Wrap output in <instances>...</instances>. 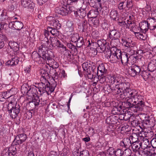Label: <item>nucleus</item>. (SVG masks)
<instances>
[{
    "mask_svg": "<svg viewBox=\"0 0 156 156\" xmlns=\"http://www.w3.org/2000/svg\"><path fill=\"white\" fill-rule=\"evenodd\" d=\"M36 87H31L29 89V91L28 93V98L31 99H37V97H39L38 93Z\"/></svg>",
    "mask_w": 156,
    "mask_h": 156,
    "instance_id": "21",
    "label": "nucleus"
},
{
    "mask_svg": "<svg viewBox=\"0 0 156 156\" xmlns=\"http://www.w3.org/2000/svg\"><path fill=\"white\" fill-rule=\"evenodd\" d=\"M38 53L34 51L32 54V59L38 64L43 63L46 61L52 60L53 54L51 50L44 51V49L38 50Z\"/></svg>",
    "mask_w": 156,
    "mask_h": 156,
    "instance_id": "2",
    "label": "nucleus"
},
{
    "mask_svg": "<svg viewBox=\"0 0 156 156\" xmlns=\"http://www.w3.org/2000/svg\"><path fill=\"white\" fill-rule=\"evenodd\" d=\"M22 6L24 8L33 9L35 4L31 0H21Z\"/></svg>",
    "mask_w": 156,
    "mask_h": 156,
    "instance_id": "20",
    "label": "nucleus"
},
{
    "mask_svg": "<svg viewBox=\"0 0 156 156\" xmlns=\"http://www.w3.org/2000/svg\"><path fill=\"white\" fill-rule=\"evenodd\" d=\"M130 83L128 82L124 81L118 86L117 94L124 96L128 98H132L137 94V91L135 89H131L130 88Z\"/></svg>",
    "mask_w": 156,
    "mask_h": 156,
    "instance_id": "3",
    "label": "nucleus"
},
{
    "mask_svg": "<svg viewBox=\"0 0 156 156\" xmlns=\"http://www.w3.org/2000/svg\"><path fill=\"white\" fill-rule=\"evenodd\" d=\"M52 19L50 22L49 24L51 27L55 29H59L61 27V25L58 20L52 18Z\"/></svg>",
    "mask_w": 156,
    "mask_h": 156,
    "instance_id": "36",
    "label": "nucleus"
},
{
    "mask_svg": "<svg viewBox=\"0 0 156 156\" xmlns=\"http://www.w3.org/2000/svg\"><path fill=\"white\" fill-rule=\"evenodd\" d=\"M117 21L118 23V24L121 26H122L126 27V28H128V26L127 25L126 21H124L122 20V21H120V19H117Z\"/></svg>",
    "mask_w": 156,
    "mask_h": 156,
    "instance_id": "64",
    "label": "nucleus"
},
{
    "mask_svg": "<svg viewBox=\"0 0 156 156\" xmlns=\"http://www.w3.org/2000/svg\"><path fill=\"white\" fill-rule=\"evenodd\" d=\"M110 15L111 18L113 20L115 21L116 20V18L118 16V11L115 10H112L110 12Z\"/></svg>",
    "mask_w": 156,
    "mask_h": 156,
    "instance_id": "46",
    "label": "nucleus"
},
{
    "mask_svg": "<svg viewBox=\"0 0 156 156\" xmlns=\"http://www.w3.org/2000/svg\"><path fill=\"white\" fill-rule=\"evenodd\" d=\"M88 2L91 7L101 9V0H88Z\"/></svg>",
    "mask_w": 156,
    "mask_h": 156,
    "instance_id": "24",
    "label": "nucleus"
},
{
    "mask_svg": "<svg viewBox=\"0 0 156 156\" xmlns=\"http://www.w3.org/2000/svg\"><path fill=\"white\" fill-rule=\"evenodd\" d=\"M1 37L2 38L0 39V48H2L4 46V41L6 40L7 39L6 36L2 34L1 35Z\"/></svg>",
    "mask_w": 156,
    "mask_h": 156,
    "instance_id": "56",
    "label": "nucleus"
},
{
    "mask_svg": "<svg viewBox=\"0 0 156 156\" xmlns=\"http://www.w3.org/2000/svg\"><path fill=\"white\" fill-rule=\"evenodd\" d=\"M139 76H141L145 81H147L150 76V73L146 70H141Z\"/></svg>",
    "mask_w": 156,
    "mask_h": 156,
    "instance_id": "39",
    "label": "nucleus"
},
{
    "mask_svg": "<svg viewBox=\"0 0 156 156\" xmlns=\"http://www.w3.org/2000/svg\"><path fill=\"white\" fill-rule=\"evenodd\" d=\"M87 47H90V49L95 51L98 48V41L95 42L91 39H89L86 42Z\"/></svg>",
    "mask_w": 156,
    "mask_h": 156,
    "instance_id": "28",
    "label": "nucleus"
},
{
    "mask_svg": "<svg viewBox=\"0 0 156 156\" xmlns=\"http://www.w3.org/2000/svg\"><path fill=\"white\" fill-rule=\"evenodd\" d=\"M147 19L150 30H155L156 28V20L151 17H148Z\"/></svg>",
    "mask_w": 156,
    "mask_h": 156,
    "instance_id": "31",
    "label": "nucleus"
},
{
    "mask_svg": "<svg viewBox=\"0 0 156 156\" xmlns=\"http://www.w3.org/2000/svg\"><path fill=\"white\" fill-rule=\"evenodd\" d=\"M8 151L10 154V156H14L16 153V149L14 146H11L8 148Z\"/></svg>",
    "mask_w": 156,
    "mask_h": 156,
    "instance_id": "48",
    "label": "nucleus"
},
{
    "mask_svg": "<svg viewBox=\"0 0 156 156\" xmlns=\"http://www.w3.org/2000/svg\"><path fill=\"white\" fill-rule=\"evenodd\" d=\"M134 52H132V54L131 55H130V57H131V58L130 59V62H129V64H131L132 65H134V63H135L137 60L139 58H138V57L137 56H132V54H133Z\"/></svg>",
    "mask_w": 156,
    "mask_h": 156,
    "instance_id": "57",
    "label": "nucleus"
},
{
    "mask_svg": "<svg viewBox=\"0 0 156 156\" xmlns=\"http://www.w3.org/2000/svg\"><path fill=\"white\" fill-rule=\"evenodd\" d=\"M122 112L124 113L125 121L129 120L130 121L131 118L133 117L131 114V112L126 109L123 110Z\"/></svg>",
    "mask_w": 156,
    "mask_h": 156,
    "instance_id": "40",
    "label": "nucleus"
},
{
    "mask_svg": "<svg viewBox=\"0 0 156 156\" xmlns=\"http://www.w3.org/2000/svg\"><path fill=\"white\" fill-rule=\"evenodd\" d=\"M141 144L140 141H136V142L132 143L131 145V148L133 152H138L140 154V152L139 151L140 148H141Z\"/></svg>",
    "mask_w": 156,
    "mask_h": 156,
    "instance_id": "30",
    "label": "nucleus"
},
{
    "mask_svg": "<svg viewBox=\"0 0 156 156\" xmlns=\"http://www.w3.org/2000/svg\"><path fill=\"white\" fill-rule=\"evenodd\" d=\"M46 83L45 84L41 82L35 86L36 88H38L39 91L41 93L40 94L46 92L47 95H48L54 91L57 85V81H51V83H49L48 81V83Z\"/></svg>",
    "mask_w": 156,
    "mask_h": 156,
    "instance_id": "4",
    "label": "nucleus"
},
{
    "mask_svg": "<svg viewBox=\"0 0 156 156\" xmlns=\"http://www.w3.org/2000/svg\"><path fill=\"white\" fill-rule=\"evenodd\" d=\"M132 143L129 138H124L119 143V145L123 148H127L131 146Z\"/></svg>",
    "mask_w": 156,
    "mask_h": 156,
    "instance_id": "23",
    "label": "nucleus"
},
{
    "mask_svg": "<svg viewBox=\"0 0 156 156\" xmlns=\"http://www.w3.org/2000/svg\"><path fill=\"white\" fill-rule=\"evenodd\" d=\"M153 62H151L149 63L148 65L147 69L149 71L151 72L154 71L156 69V65Z\"/></svg>",
    "mask_w": 156,
    "mask_h": 156,
    "instance_id": "52",
    "label": "nucleus"
},
{
    "mask_svg": "<svg viewBox=\"0 0 156 156\" xmlns=\"http://www.w3.org/2000/svg\"><path fill=\"white\" fill-rule=\"evenodd\" d=\"M57 29H55L54 28L51 27H48V30L49 32L53 35L57 36L58 34V31Z\"/></svg>",
    "mask_w": 156,
    "mask_h": 156,
    "instance_id": "47",
    "label": "nucleus"
},
{
    "mask_svg": "<svg viewBox=\"0 0 156 156\" xmlns=\"http://www.w3.org/2000/svg\"><path fill=\"white\" fill-rule=\"evenodd\" d=\"M129 74L131 76L134 77L136 75H139L141 70V67L136 65H132L130 67Z\"/></svg>",
    "mask_w": 156,
    "mask_h": 156,
    "instance_id": "15",
    "label": "nucleus"
},
{
    "mask_svg": "<svg viewBox=\"0 0 156 156\" xmlns=\"http://www.w3.org/2000/svg\"><path fill=\"white\" fill-rule=\"evenodd\" d=\"M9 75L12 76L11 79L13 81H16L18 80L19 77V74L16 71L12 70L11 72L9 74Z\"/></svg>",
    "mask_w": 156,
    "mask_h": 156,
    "instance_id": "44",
    "label": "nucleus"
},
{
    "mask_svg": "<svg viewBox=\"0 0 156 156\" xmlns=\"http://www.w3.org/2000/svg\"><path fill=\"white\" fill-rule=\"evenodd\" d=\"M142 117L140 118L141 121L140 122L137 120H131L129 123L130 125L134 127L139 126L142 129L147 127H153L155 125V121L153 118H150V116L147 114L141 115Z\"/></svg>",
    "mask_w": 156,
    "mask_h": 156,
    "instance_id": "1",
    "label": "nucleus"
},
{
    "mask_svg": "<svg viewBox=\"0 0 156 156\" xmlns=\"http://www.w3.org/2000/svg\"><path fill=\"white\" fill-rule=\"evenodd\" d=\"M23 142L17 136H16L12 142V144L15 145H18L22 144Z\"/></svg>",
    "mask_w": 156,
    "mask_h": 156,
    "instance_id": "55",
    "label": "nucleus"
},
{
    "mask_svg": "<svg viewBox=\"0 0 156 156\" xmlns=\"http://www.w3.org/2000/svg\"><path fill=\"white\" fill-rule=\"evenodd\" d=\"M131 102L133 104H135L134 108L136 109H134L135 112L142 111L145 106L144 102L143 101L141 96L138 95L137 94L132 97Z\"/></svg>",
    "mask_w": 156,
    "mask_h": 156,
    "instance_id": "6",
    "label": "nucleus"
},
{
    "mask_svg": "<svg viewBox=\"0 0 156 156\" xmlns=\"http://www.w3.org/2000/svg\"><path fill=\"white\" fill-rule=\"evenodd\" d=\"M124 3L125 2H120L118 5V8L120 10L127 11V9H126V6L124 5Z\"/></svg>",
    "mask_w": 156,
    "mask_h": 156,
    "instance_id": "61",
    "label": "nucleus"
},
{
    "mask_svg": "<svg viewBox=\"0 0 156 156\" xmlns=\"http://www.w3.org/2000/svg\"><path fill=\"white\" fill-rule=\"evenodd\" d=\"M113 50L115 51L114 53H113L114 55L117 57L118 60H120L121 56H122V52H121L120 50L117 49L116 48L114 49Z\"/></svg>",
    "mask_w": 156,
    "mask_h": 156,
    "instance_id": "50",
    "label": "nucleus"
},
{
    "mask_svg": "<svg viewBox=\"0 0 156 156\" xmlns=\"http://www.w3.org/2000/svg\"><path fill=\"white\" fill-rule=\"evenodd\" d=\"M80 37L78 34H74L71 36V41L73 42L76 43V41Z\"/></svg>",
    "mask_w": 156,
    "mask_h": 156,
    "instance_id": "60",
    "label": "nucleus"
},
{
    "mask_svg": "<svg viewBox=\"0 0 156 156\" xmlns=\"http://www.w3.org/2000/svg\"><path fill=\"white\" fill-rule=\"evenodd\" d=\"M129 138L132 143H135L136 141H140V139L141 138V136H140L139 133H133L132 135H131Z\"/></svg>",
    "mask_w": 156,
    "mask_h": 156,
    "instance_id": "32",
    "label": "nucleus"
},
{
    "mask_svg": "<svg viewBox=\"0 0 156 156\" xmlns=\"http://www.w3.org/2000/svg\"><path fill=\"white\" fill-rule=\"evenodd\" d=\"M40 73L41 76V80L43 81H47L48 76L49 75L52 76V78L54 77V82L56 81L55 80H57L58 78V73L53 67L51 68L50 67H47L45 69H42Z\"/></svg>",
    "mask_w": 156,
    "mask_h": 156,
    "instance_id": "5",
    "label": "nucleus"
},
{
    "mask_svg": "<svg viewBox=\"0 0 156 156\" xmlns=\"http://www.w3.org/2000/svg\"><path fill=\"white\" fill-rule=\"evenodd\" d=\"M101 9V8H95V9H91L87 13V17L88 18H96L99 14V12L100 11Z\"/></svg>",
    "mask_w": 156,
    "mask_h": 156,
    "instance_id": "22",
    "label": "nucleus"
},
{
    "mask_svg": "<svg viewBox=\"0 0 156 156\" xmlns=\"http://www.w3.org/2000/svg\"><path fill=\"white\" fill-rule=\"evenodd\" d=\"M34 112L33 113L32 111L31 110H29L27 111L25 114V116L26 117V118L29 119L31 118L33 116V114H34Z\"/></svg>",
    "mask_w": 156,
    "mask_h": 156,
    "instance_id": "62",
    "label": "nucleus"
},
{
    "mask_svg": "<svg viewBox=\"0 0 156 156\" xmlns=\"http://www.w3.org/2000/svg\"><path fill=\"white\" fill-rule=\"evenodd\" d=\"M98 49H99L101 51L100 52L102 51L105 52V51L107 52L108 50H110V47L109 45V43L106 42L105 40H98Z\"/></svg>",
    "mask_w": 156,
    "mask_h": 156,
    "instance_id": "12",
    "label": "nucleus"
},
{
    "mask_svg": "<svg viewBox=\"0 0 156 156\" xmlns=\"http://www.w3.org/2000/svg\"><path fill=\"white\" fill-rule=\"evenodd\" d=\"M73 0H61L60 2L62 5L64 6H70L72 3H74Z\"/></svg>",
    "mask_w": 156,
    "mask_h": 156,
    "instance_id": "51",
    "label": "nucleus"
},
{
    "mask_svg": "<svg viewBox=\"0 0 156 156\" xmlns=\"http://www.w3.org/2000/svg\"><path fill=\"white\" fill-rule=\"evenodd\" d=\"M8 45L14 52H16L19 50L20 45L14 41H9L8 43Z\"/></svg>",
    "mask_w": 156,
    "mask_h": 156,
    "instance_id": "35",
    "label": "nucleus"
},
{
    "mask_svg": "<svg viewBox=\"0 0 156 156\" xmlns=\"http://www.w3.org/2000/svg\"><path fill=\"white\" fill-rule=\"evenodd\" d=\"M19 58L18 57H14L7 61L6 63V65L11 66L16 65L19 61Z\"/></svg>",
    "mask_w": 156,
    "mask_h": 156,
    "instance_id": "37",
    "label": "nucleus"
},
{
    "mask_svg": "<svg viewBox=\"0 0 156 156\" xmlns=\"http://www.w3.org/2000/svg\"><path fill=\"white\" fill-rule=\"evenodd\" d=\"M12 105V104H9L8 107V111L10 117L13 119H15L19 115L20 113V109L19 105H16L14 106H12L9 109V107Z\"/></svg>",
    "mask_w": 156,
    "mask_h": 156,
    "instance_id": "8",
    "label": "nucleus"
},
{
    "mask_svg": "<svg viewBox=\"0 0 156 156\" xmlns=\"http://www.w3.org/2000/svg\"><path fill=\"white\" fill-rule=\"evenodd\" d=\"M140 29L143 33H145L149 29V24L147 20H144L139 23Z\"/></svg>",
    "mask_w": 156,
    "mask_h": 156,
    "instance_id": "29",
    "label": "nucleus"
},
{
    "mask_svg": "<svg viewBox=\"0 0 156 156\" xmlns=\"http://www.w3.org/2000/svg\"><path fill=\"white\" fill-rule=\"evenodd\" d=\"M124 151L122 149L117 148L115 150L114 154L115 156H122L124 154Z\"/></svg>",
    "mask_w": 156,
    "mask_h": 156,
    "instance_id": "59",
    "label": "nucleus"
},
{
    "mask_svg": "<svg viewBox=\"0 0 156 156\" xmlns=\"http://www.w3.org/2000/svg\"><path fill=\"white\" fill-rule=\"evenodd\" d=\"M9 17L3 11H0V20L4 21L8 20Z\"/></svg>",
    "mask_w": 156,
    "mask_h": 156,
    "instance_id": "53",
    "label": "nucleus"
},
{
    "mask_svg": "<svg viewBox=\"0 0 156 156\" xmlns=\"http://www.w3.org/2000/svg\"><path fill=\"white\" fill-rule=\"evenodd\" d=\"M97 72L99 73V71L101 73V74H104V73H106L107 69H105L104 65L101 63L100 64L97 69Z\"/></svg>",
    "mask_w": 156,
    "mask_h": 156,
    "instance_id": "45",
    "label": "nucleus"
},
{
    "mask_svg": "<svg viewBox=\"0 0 156 156\" xmlns=\"http://www.w3.org/2000/svg\"><path fill=\"white\" fill-rule=\"evenodd\" d=\"M121 41H122V43L123 44L125 47L129 48L128 50L134 52V50H132V48H132L135 46V44L134 42H133L129 38H122Z\"/></svg>",
    "mask_w": 156,
    "mask_h": 156,
    "instance_id": "18",
    "label": "nucleus"
},
{
    "mask_svg": "<svg viewBox=\"0 0 156 156\" xmlns=\"http://www.w3.org/2000/svg\"><path fill=\"white\" fill-rule=\"evenodd\" d=\"M36 98L37 99H36V98L35 99H31L32 101L29 102L28 105L30 109L29 110L32 111L33 113H34V111L33 109L35 108L36 106H37L38 105V100L37 97Z\"/></svg>",
    "mask_w": 156,
    "mask_h": 156,
    "instance_id": "34",
    "label": "nucleus"
},
{
    "mask_svg": "<svg viewBox=\"0 0 156 156\" xmlns=\"http://www.w3.org/2000/svg\"><path fill=\"white\" fill-rule=\"evenodd\" d=\"M118 121V117L113 115L108 117L105 120L106 122L108 124L114 125L117 123Z\"/></svg>",
    "mask_w": 156,
    "mask_h": 156,
    "instance_id": "27",
    "label": "nucleus"
},
{
    "mask_svg": "<svg viewBox=\"0 0 156 156\" xmlns=\"http://www.w3.org/2000/svg\"><path fill=\"white\" fill-rule=\"evenodd\" d=\"M134 34L136 36H138L140 38L143 40H145L147 39V36L145 34L144 35L138 32H134Z\"/></svg>",
    "mask_w": 156,
    "mask_h": 156,
    "instance_id": "58",
    "label": "nucleus"
},
{
    "mask_svg": "<svg viewBox=\"0 0 156 156\" xmlns=\"http://www.w3.org/2000/svg\"><path fill=\"white\" fill-rule=\"evenodd\" d=\"M132 98H129L126 101L124 102V104L122 105H124V107L128 109H130L132 110L134 108V105L131 102Z\"/></svg>",
    "mask_w": 156,
    "mask_h": 156,
    "instance_id": "33",
    "label": "nucleus"
},
{
    "mask_svg": "<svg viewBox=\"0 0 156 156\" xmlns=\"http://www.w3.org/2000/svg\"><path fill=\"white\" fill-rule=\"evenodd\" d=\"M99 73L97 72V75L98 76V82L101 83H104L106 82V77L104 74H99Z\"/></svg>",
    "mask_w": 156,
    "mask_h": 156,
    "instance_id": "43",
    "label": "nucleus"
},
{
    "mask_svg": "<svg viewBox=\"0 0 156 156\" xmlns=\"http://www.w3.org/2000/svg\"><path fill=\"white\" fill-rule=\"evenodd\" d=\"M51 41L50 50H52L53 48L59 47L65 49L66 50V47L64 46L62 43L58 39L55 37H51L50 38Z\"/></svg>",
    "mask_w": 156,
    "mask_h": 156,
    "instance_id": "11",
    "label": "nucleus"
},
{
    "mask_svg": "<svg viewBox=\"0 0 156 156\" xmlns=\"http://www.w3.org/2000/svg\"><path fill=\"white\" fill-rule=\"evenodd\" d=\"M107 78L109 80V82L110 83V85H114L113 84L115 82L117 83V84L114 85V86L119 85L122 83L124 81L123 77L116 78L115 75H108Z\"/></svg>",
    "mask_w": 156,
    "mask_h": 156,
    "instance_id": "13",
    "label": "nucleus"
},
{
    "mask_svg": "<svg viewBox=\"0 0 156 156\" xmlns=\"http://www.w3.org/2000/svg\"><path fill=\"white\" fill-rule=\"evenodd\" d=\"M130 54L123 51L122 52V56L120 59L122 64L124 65H127L129 62H130V59L131 57H130Z\"/></svg>",
    "mask_w": 156,
    "mask_h": 156,
    "instance_id": "19",
    "label": "nucleus"
},
{
    "mask_svg": "<svg viewBox=\"0 0 156 156\" xmlns=\"http://www.w3.org/2000/svg\"><path fill=\"white\" fill-rule=\"evenodd\" d=\"M120 37V34L115 30H110L108 35V39H111V44L113 47H116L120 43L119 38Z\"/></svg>",
    "mask_w": 156,
    "mask_h": 156,
    "instance_id": "7",
    "label": "nucleus"
},
{
    "mask_svg": "<svg viewBox=\"0 0 156 156\" xmlns=\"http://www.w3.org/2000/svg\"><path fill=\"white\" fill-rule=\"evenodd\" d=\"M121 106L119 107H114L112 110V112L113 114H119L121 113L122 111Z\"/></svg>",
    "mask_w": 156,
    "mask_h": 156,
    "instance_id": "49",
    "label": "nucleus"
},
{
    "mask_svg": "<svg viewBox=\"0 0 156 156\" xmlns=\"http://www.w3.org/2000/svg\"><path fill=\"white\" fill-rule=\"evenodd\" d=\"M76 41V45L78 48L81 47L84 44V40L82 37H80Z\"/></svg>",
    "mask_w": 156,
    "mask_h": 156,
    "instance_id": "54",
    "label": "nucleus"
},
{
    "mask_svg": "<svg viewBox=\"0 0 156 156\" xmlns=\"http://www.w3.org/2000/svg\"><path fill=\"white\" fill-rule=\"evenodd\" d=\"M70 6H66L64 7L60 6L56 8L55 12L58 14L62 16H66L69 13H70L71 11Z\"/></svg>",
    "mask_w": 156,
    "mask_h": 156,
    "instance_id": "14",
    "label": "nucleus"
},
{
    "mask_svg": "<svg viewBox=\"0 0 156 156\" xmlns=\"http://www.w3.org/2000/svg\"><path fill=\"white\" fill-rule=\"evenodd\" d=\"M96 66L95 63L91 61H90V66L88 69L85 71H86V74L88 79H92L94 76L96 74L97 71Z\"/></svg>",
    "mask_w": 156,
    "mask_h": 156,
    "instance_id": "9",
    "label": "nucleus"
},
{
    "mask_svg": "<svg viewBox=\"0 0 156 156\" xmlns=\"http://www.w3.org/2000/svg\"><path fill=\"white\" fill-rule=\"evenodd\" d=\"M29 86L26 84H23L21 87V92L24 95L26 94L28 96V93L29 91Z\"/></svg>",
    "mask_w": 156,
    "mask_h": 156,
    "instance_id": "42",
    "label": "nucleus"
},
{
    "mask_svg": "<svg viewBox=\"0 0 156 156\" xmlns=\"http://www.w3.org/2000/svg\"><path fill=\"white\" fill-rule=\"evenodd\" d=\"M141 148L144 150H145L146 149H150L151 146L150 144L149 141L148 139H144L143 142H141Z\"/></svg>",
    "mask_w": 156,
    "mask_h": 156,
    "instance_id": "38",
    "label": "nucleus"
},
{
    "mask_svg": "<svg viewBox=\"0 0 156 156\" xmlns=\"http://www.w3.org/2000/svg\"><path fill=\"white\" fill-rule=\"evenodd\" d=\"M9 26L12 29L20 30L23 28V25L22 22L16 20L9 23Z\"/></svg>",
    "mask_w": 156,
    "mask_h": 156,
    "instance_id": "17",
    "label": "nucleus"
},
{
    "mask_svg": "<svg viewBox=\"0 0 156 156\" xmlns=\"http://www.w3.org/2000/svg\"><path fill=\"white\" fill-rule=\"evenodd\" d=\"M41 45L39 46L38 50L43 49V48H47L48 49H50V44H49L48 38L45 36L43 40H41Z\"/></svg>",
    "mask_w": 156,
    "mask_h": 156,
    "instance_id": "25",
    "label": "nucleus"
},
{
    "mask_svg": "<svg viewBox=\"0 0 156 156\" xmlns=\"http://www.w3.org/2000/svg\"><path fill=\"white\" fill-rule=\"evenodd\" d=\"M40 95H41V94H40ZM41 97L40 99H39V97H37V98L38 99V105H41V106H44L47 104V98H45L42 94H41Z\"/></svg>",
    "mask_w": 156,
    "mask_h": 156,
    "instance_id": "41",
    "label": "nucleus"
},
{
    "mask_svg": "<svg viewBox=\"0 0 156 156\" xmlns=\"http://www.w3.org/2000/svg\"><path fill=\"white\" fill-rule=\"evenodd\" d=\"M111 51V50H108L107 52L106 56L108 59H110V62L112 63H115L117 61L118 59L117 57L114 55V54Z\"/></svg>",
    "mask_w": 156,
    "mask_h": 156,
    "instance_id": "26",
    "label": "nucleus"
},
{
    "mask_svg": "<svg viewBox=\"0 0 156 156\" xmlns=\"http://www.w3.org/2000/svg\"><path fill=\"white\" fill-rule=\"evenodd\" d=\"M89 7L85 5H82L80 9L74 11V14L76 17L79 16L80 18H83L87 15L89 11Z\"/></svg>",
    "mask_w": 156,
    "mask_h": 156,
    "instance_id": "10",
    "label": "nucleus"
},
{
    "mask_svg": "<svg viewBox=\"0 0 156 156\" xmlns=\"http://www.w3.org/2000/svg\"><path fill=\"white\" fill-rule=\"evenodd\" d=\"M119 86L118 85L114 86V85L110 84L109 85L107 84L103 87V89L105 92H107L108 93L112 92L117 94Z\"/></svg>",
    "mask_w": 156,
    "mask_h": 156,
    "instance_id": "16",
    "label": "nucleus"
},
{
    "mask_svg": "<svg viewBox=\"0 0 156 156\" xmlns=\"http://www.w3.org/2000/svg\"><path fill=\"white\" fill-rule=\"evenodd\" d=\"M133 5L132 3V0H127L126 4V9L127 11L129 10L133 6Z\"/></svg>",
    "mask_w": 156,
    "mask_h": 156,
    "instance_id": "63",
    "label": "nucleus"
}]
</instances>
